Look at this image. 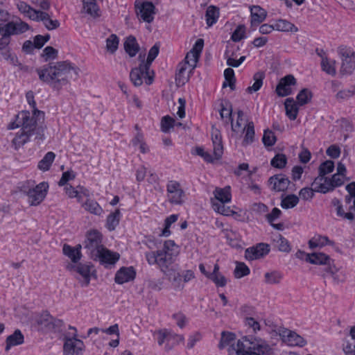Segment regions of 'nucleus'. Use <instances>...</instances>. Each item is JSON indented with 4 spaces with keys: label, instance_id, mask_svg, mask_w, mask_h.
<instances>
[{
    "label": "nucleus",
    "instance_id": "nucleus-1",
    "mask_svg": "<svg viewBox=\"0 0 355 355\" xmlns=\"http://www.w3.org/2000/svg\"><path fill=\"white\" fill-rule=\"evenodd\" d=\"M41 80L52 84L59 88L67 85L70 80H76L79 76V69L67 61L58 62L55 65L46 66L37 69Z\"/></svg>",
    "mask_w": 355,
    "mask_h": 355
},
{
    "label": "nucleus",
    "instance_id": "nucleus-2",
    "mask_svg": "<svg viewBox=\"0 0 355 355\" xmlns=\"http://www.w3.org/2000/svg\"><path fill=\"white\" fill-rule=\"evenodd\" d=\"M21 127L12 141V146L15 150H18L27 143L30 137L36 133V139H44V128H37V123L35 116H31L28 111H21L17 115L16 121L9 125L10 129Z\"/></svg>",
    "mask_w": 355,
    "mask_h": 355
},
{
    "label": "nucleus",
    "instance_id": "nucleus-3",
    "mask_svg": "<svg viewBox=\"0 0 355 355\" xmlns=\"http://www.w3.org/2000/svg\"><path fill=\"white\" fill-rule=\"evenodd\" d=\"M175 247V242L168 240L164 242L162 250L146 252L145 257L148 263L156 265L164 275L171 276L175 270L173 264L178 254Z\"/></svg>",
    "mask_w": 355,
    "mask_h": 355
},
{
    "label": "nucleus",
    "instance_id": "nucleus-4",
    "mask_svg": "<svg viewBox=\"0 0 355 355\" xmlns=\"http://www.w3.org/2000/svg\"><path fill=\"white\" fill-rule=\"evenodd\" d=\"M236 355H272V347L261 338H251L244 336L232 347Z\"/></svg>",
    "mask_w": 355,
    "mask_h": 355
},
{
    "label": "nucleus",
    "instance_id": "nucleus-5",
    "mask_svg": "<svg viewBox=\"0 0 355 355\" xmlns=\"http://www.w3.org/2000/svg\"><path fill=\"white\" fill-rule=\"evenodd\" d=\"M49 189V184L42 182L33 187L31 182H28L27 185L21 187V191L28 197V202L31 206L39 205L46 198Z\"/></svg>",
    "mask_w": 355,
    "mask_h": 355
},
{
    "label": "nucleus",
    "instance_id": "nucleus-6",
    "mask_svg": "<svg viewBox=\"0 0 355 355\" xmlns=\"http://www.w3.org/2000/svg\"><path fill=\"white\" fill-rule=\"evenodd\" d=\"M154 71L141 62L138 67L132 69L130 73V80L136 87L141 86L144 79L148 85H151L154 80Z\"/></svg>",
    "mask_w": 355,
    "mask_h": 355
},
{
    "label": "nucleus",
    "instance_id": "nucleus-7",
    "mask_svg": "<svg viewBox=\"0 0 355 355\" xmlns=\"http://www.w3.org/2000/svg\"><path fill=\"white\" fill-rule=\"evenodd\" d=\"M134 6L135 13L139 19L147 23H151L154 20L156 8L152 2L144 0H136Z\"/></svg>",
    "mask_w": 355,
    "mask_h": 355
},
{
    "label": "nucleus",
    "instance_id": "nucleus-8",
    "mask_svg": "<svg viewBox=\"0 0 355 355\" xmlns=\"http://www.w3.org/2000/svg\"><path fill=\"white\" fill-rule=\"evenodd\" d=\"M35 320L38 329L46 332L53 331L62 324V320L53 318L47 311L37 315Z\"/></svg>",
    "mask_w": 355,
    "mask_h": 355
},
{
    "label": "nucleus",
    "instance_id": "nucleus-9",
    "mask_svg": "<svg viewBox=\"0 0 355 355\" xmlns=\"http://www.w3.org/2000/svg\"><path fill=\"white\" fill-rule=\"evenodd\" d=\"M167 198L170 203L182 205L184 202L185 193L180 184L175 180H170L166 184Z\"/></svg>",
    "mask_w": 355,
    "mask_h": 355
},
{
    "label": "nucleus",
    "instance_id": "nucleus-10",
    "mask_svg": "<svg viewBox=\"0 0 355 355\" xmlns=\"http://www.w3.org/2000/svg\"><path fill=\"white\" fill-rule=\"evenodd\" d=\"M29 28L28 24L24 21H10L5 24H1V33L10 41L11 35L24 33Z\"/></svg>",
    "mask_w": 355,
    "mask_h": 355
},
{
    "label": "nucleus",
    "instance_id": "nucleus-11",
    "mask_svg": "<svg viewBox=\"0 0 355 355\" xmlns=\"http://www.w3.org/2000/svg\"><path fill=\"white\" fill-rule=\"evenodd\" d=\"M102 236L97 230H92L87 232L85 241V248L93 258L98 253L100 248H103L101 244Z\"/></svg>",
    "mask_w": 355,
    "mask_h": 355
},
{
    "label": "nucleus",
    "instance_id": "nucleus-12",
    "mask_svg": "<svg viewBox=\"0 0 355 355\" xmlns=\"http://www.w3.org/2000/svg\"><path fill=\"white\" fill-rule=\"evenodd\" d=\"M67 268L70 271H76L79 274L82 279H79L82 286H87L90 283L91 277L94 275V270H92L93 266L90 263H79L74 265L69 263Z\"/></svg>",
    "mask_w": 355,
    "mask_h": 355
},
{
    "label": "nucleus",
    "instance_id": "nucleus-13",
    "mask_svg": "<svg viewBox=\"0 0 355 355\" xmlns=\"http://www.w3.org/2000/svg\"><path fill=\"white\" fill-rule=\"evenodd\" d=\"M75 334L72 338H64V355H79L83 352L84 343L76 338Z\"/></svg>",
    "mask_w": 355,
    "mask_h": 355
},
{
    "label": "nucleus",
    "instance_id": "nucleus-14",
    "mask_svg": "<svg viewBox=\"0 0 355 355\" xmlns=\"http://www.w3.org/2000/svg\"><path fill=\"white\" fill-rule=\"evenodd\" d=\"M279 335L282 341L288 345L302 347L306 344V340L302 336L295 331H291L288 329H279Z\"/></svg>",
    "mask_w": 355,
    "mask_h": 355
},
{
    "label": "nucleus",
    "instance_id": "nucleus-15",
    "mask_svg": "<svg viewBox=\"0 0 355 355\" xmlns=\"http://www.w3.org/2000/svg\"><path fill=\"white\" fill-rule=\"evenodd\" d=\"M342 55V66L340 71L343 74H351L355 69V53L349 49H344Z\"/></svg>",
    "mask_w": 355,
    "mask_h": 355
},
{
    "label": "nucleus",
    "instance_id": "nucleus-16",
    "mask_svg": "<svg viewBox=\"0 0 355 355\" xmlns=\"http://www.w3.org/2000/svg\"><path fill=\"white\" fill-rule=\"evenodd\" d=\"M269 252L270 245L260 243L255 246L247 248L245 251V257L248 260H255L266 256Z\"/></svg>",
    "mask_w": 355,
    "mask_h": 355
},
{
    "label": "nucleus",
    "instance_id": "nucleus-17",
    "mask_svg": "<svg viewBox=\"0 0 355 355\" xmlns=\"http://www.w3.org/2000/svg\"><path fill=\"white\" fill-rule=\"evenodd\" d=\"M296 84V79L293 75L282 78L276 87V92L279 96H286L291 94V85Z\"/></svg>",
    "mask_w": 355,
    "mask_h": 355
},
{
    "label": "nucleus",
    "instance_id": "nucleus-18",
    "mask_svg": "<svg viewBox=\"0 0 355 355\" xmlns=\"http://www.w3.org/2000/svg\"><path fill=\"white\" fill-rule=\"evenodd\" d=\"M92 259L94 260H98L101 264L113 265L119 260V254L102 248H100L98 253L96 254Z\"/></svg>",
    "mask_w": 355,
    "mask_h": 355
},
{
    "label": "nucleus",
    "instance_id": "nucleus-19",
    "mask_svg": "<svg viewBox=\"0 0 355 355\" xmlns=\"http://www.w3.org/2000/svg\"><path fill=\"white\" fill-rule=\"evenodd\" d=\"M312 186L316 192L326 193L334 189L331 179L324 176H318L313 181Z\"/></svg>",
    "mask_w": 355,
    "mask_h": 355
},
{
    "label": "nucleus",
    "instance_id": "nucleus-20",
    "mask_svg": "<svg viewBox=\"0 0 355 355\" xmlns=\"http://www.w3.org/2000/svg\"><path fill=\"white\" fill-rule=\"evenodd\" d=\"M136 272L132 267H123L119 270L114 277L115 282L119 284H122L135 278Z\"/></svg>",
    "mask_w": 355,
    "mask_h": 355
},
{
    "label": "nucleus",
    "instance_id": "nucleus-21",
    "mask_svg": "<svg viewBox=\"0 0 355 355\" xmlns=\"http://www.w3.org/2000/svg\"><path fill=\"white\" fill-rule=\"evenodd\" d=\"M268 182L271 189L275 191L286 190L290 184V180L282 175L271 177Z\"/></svg>",
    "mask_w": 355,
    "mask_h": 355
},
{
    "label": "nucleus",
    "instance_id": "nucleus-22",
    "mask_svg": "<svg viewBox=\"0 0 355 355\" xmlns=\"http://www.w3.org/2000/svg\"><path fill=\"white\" fill-rule=\"evenodd\" d=\"M211 140L214 146V155L216 160H217L222 157V155L223 153L222 137L218 130L215 129L212 130Z\"/></svg>",
    "mask_w": 355,
    "mask_h": 355
},
{
    "label": "nucleus",
    "instance_id": "nucleus-23",
    "mask_svg": "<svg viewBox=\"0 0 355 355\" xmlns=\"http://www.w3.org/2000/svg\"><path fill=\"white\" fill-rule=\"evenodd\" d=\"M24 342V336L19 329H16L14 333L8 336L6 339L5 350L8 352L12 347L19 345Z\"/></svg>",
    "mask_w": 355,
    "mask_h": 355
},
{
    "label": "nucleus",
    "instance_id": "nucleus-24",
    "mask_svg": "<svg viewBox=\"0 0 355 355\" xmlns=\"http://www.w3.org/2000/svg\"><path fill=\"white\" fill-rule=\"evenodd\" d=\"M251 26H257L263 21L267 16L266 11L259 6H253L250 8Z\"/></svg>",
    "mask_w": 355,
    "mask_h": 355
},
{
    "label": "nucleus",
    "instance_id": "nucleus-25",
    "mask_svg": "<svg viewBox=\"0 0 355 355\" xmlns=\"http://www.w3.org/2000/svg\"><path fill=\"white\" fill-rule=\"evenodd\" d=\"M235 340V334L231 332L223 331L221 335L220 341L218 345L220 349H223L227 346H230L229 354L232 355L235 350L232 349L233 347H236V345H234L232 343Z\"/></svg>",
    "mask_w": 355,
    "mask_h": 355
},
{
    "label": "nucleus",
    "instance_id": "nucleus-26",
    "mask_svg": "<svg viewBox=\"0 0 355 355\" xmlns=\"http://www.w3.org/2000/svg\"><path fill=\"white\" fill-rule=\"evenodd\" d=\"M81 245H78L75 248L64 244L63 245V253L67 256L73 263H77L81 258Z\"/></svg>",
    "mask_w": 355,
    "mask_h": 355
},
{
    "label": "nucleus",
    "instance_id": "nucleus-27",
    "mask_svg": "<svg viewBox=\"0 0 355 355\" xmlns=\"http://www.w3.org/2000/svg\"><path fill=\"white\" fill-rule=\"evenodd\" d=\"M215 198L221 203H227L231 201L232 195L230 187L227 186L224 188L216 187L214 191Z\"/></svg>",
    "mask_w": 355,
    "mask_h": 355
},
{
    "label": "nucleus",
    "instance_id": "nucleus-28",
    "mask_svg": "<svg viewBox=\"0 0 355 355\" xmlns=\"http://www.w3.org/2000/svg\"><path fill=\"white\" fill-rule=\"evenodd\" d=\"M330 257L322 252H314L306 255V261L312 264L325 265L329 263Z\"/></svg>",
    "mask_w": 355,
    "mask_h": 355
},
{
    "label": "nucleus",
    "instance_id": "nucleus-29",
    "mask_svg": "<svg viewBox=\"0 0 355 355\" xmlns=\"http://www.w3.org/2000/svg\"><path fill=\"white\" fill-rule=\"evenodd\" d=\"M220 15L219 8L215 6H209L205 12V20L208 27L216 23Z\"/></svg>",
    "mask_w": 355,
    "mask_h": 355
},
{
    "label": "nucleus",
    "instance_id": "nucleus-30",
    "mask_svg": "<svg viewBox=\"0 0 355 355\" xmlns=\"http://www.w3.org/2000/svg\"><path fill=\"white\" fill-rule=\"evenodd\" d=\"M37 18V19H35L34 21H43L45 27L48 30L55 29L60 26V22L56 19L53 20L50 19L49 14L46 12L40 11L38 13V17Z\"/></svg>",
    "mask_w": 355,
    "mask_h": 355
},
{
    "label": "nucleus",
    "instance_id": "nucleus-31",
    "mask_svg": "<svg viewBox=\"0 0 355 355\" xmlns=\"http://www.w3.org/2000/svg\"><path fill=\"white\" fill-rule=\"evenodd\" d=\"M17 7L20 12L24 14L26 17H28L32 20H35V19H37L39 10H36L32 8L29 5H28L24 1H19L17 3Z\"/></svg>",
    "mask_w": 355,
    "mask_h": 355
},
{
    "label": "nucleus",
    "instance_id": "nucleus-32",
    "mask_svg": "<svg viewBox=\"0 0 355 355\" xmlns=\"http://www.w3.org/2000/svg\"><path fill=\"white\" fill-rule=\"evenodd\" d=\"M334 242L330 241L326 236L315 235L309 241L311 248H322L326 245H333Z\"/></svg>",
    "mask_w": 355,
    "mask_h": 355
},
{
    "label": "nucleus",
    "instance_id": "nucleus-33",
    "mask_svg": "<svg viewBox=\"0 0 355 355\" xmlns=\"http://www.w3.org/2000/svg\"><path fill=\"white\" fill-rule=\"evenodd\" d=\"M283 273L279 270H270L264 274V282L266 284H279L283 279Z\"/></svg>",
    "mask_w": 355,
    "mask_h": 355
},
{
    "label": "nucleus",
    "instance_id": "nucleus-34",
    "mask_svg": "<svg viewBox=\"0 0 355 355\" xmlns=\"http://www.w3.org/2000/svg\"><path fill=\"white\" fill-rule=\"evenodd\" d=\"M275 30L282 32H293L296 33L298 31L297 27H296L293 23L286 19H278L274 24Z\"/></svg>",
    "mask_w": 355,
    "mask_h": 355
},
{
    "label": "nucleus",
    "instance_id": "nucleus-35",
    "mask_svg": "<svg viewBox=\"0 0 355 355\" xmlns=\"http://www.w3.org/2000/svg\"><path fill=\"white\" fill-rule=\"evenodd\" d=\"M124 49L130 57H134L139 51V46L134 36H129L124 42Z\"/></svg>",
    "mask_w": 355,
    "mask_h": 355
},
{
    "label": "nucleus",
    "instance_id": "nucleus-36",
    "mask_svg": "<svg viewBox=\"0 0 355 355\" xmlns=\"http://www.w3.org/2000/svg\"><path fill=\"white\" fill-rule=\"evenodd\" d=\"M286 114L291 120H295L298 113V107L293 98L286 99L285 103Z\"/></svg>",
    "mask_w": 355,
    "mask_h": 355
},
{
    "label": "nucleus",
    "instance_id": "nucleus-37",
    "mask_svg": "<svg viewBox=\"0 0 355 355\" xmlns=\"http://www.w3.org/2000/svg\"><path fill=\"white\" fill-rule=\"evenodd\" d=\"M211 279L217 286L223 287L227 284L226 278L219 272V266L214 264L213 272L209 275Z\"/></svg>",
    "mask_w": 355,
    "mask_h": 355
},
{
    "label": "nucleus",
    "instance_id": "nucleus-38",
    "mask_svg": "<svg viewBox=\"0 0 355 355\" xmlns=\"http://www.w3.org/2000/svg\"><path fill=\"white\" fill-rule=\"evenodd\" d=\"M82 207L88 212L96 215L101 216L103 212L102 207L98 203L92 199H87L83 205Z\"/></svg>",
    "mask_w": 355,
    "mask_h": 355
},
{
    "label": "nucleus",
    "instance_id": "nucleus-39",
    "mask_svg": "<svg viewBox=\"0 0 355 355\" xmlns=\"http://www.w3.org/2000/svg\"><path fill=\"white\" fill-rule=\"evenodd\" d=\"M83 11L91 17L96 18L100 16V10L96 3L89 0H83Z\"/></svg>",
    "mask_w": 355,
    "mask_h": 355
},
{
    "label": "nucleus",
    "instance_id": "nucleus-40",
    "mask_svg": "<svg viewBox=\"0 0 355 355\" xmlns=\"http://www.w3.org/2000/svg\"><path fill=\"white\" fill-rule=\"evenodd\" d=\"M273 242L275 243L278 250L281 252H289L291 250L288 241L280 234L274 236Z\"/></svg>",
    "mask_w": 355,
    "mask_h": 355
},
{
    "label": "nucleus",
    "instance_id": "nucleus-41",
    "mask_svg": "<svg viewBox=\"0 0 355 355\" xmlns=\"http://www.w3.org/2000/svg\"><path fill=\"white\" fill-rule=\"evenodd\" d=\"M243 131L245 132V136L243 141V145L247 146L252 144L254 141L255 135L254 123L252 121L248 122L243 128Z\"/></svg>",
    "mask_w": 355,
    "mask_h": 355
},
{
    "label": "nucleus",
    "instance_id": "nucleus-42",
    "mask_svg": "<svg viewBox=\"0 0 355 355\" xmlns=\"http://www.w3.org/2000/svg\"><path fill=\"white\" fill-rule=\"evenodd\" d=\"M55 157V155L53 152H48L44 157L38 162L37 167L42 171L49 170L52 163Z\"/></svg>",
    "mask_w": 355,
    "mask_h": 355
},
{
    "label": "nucleus",
    "instance_id": "nucleus-43",
    "mask_svg": "<svg viewBox=\"0 0 355 355\" xmlns=\"http://www.w3.org/2000/svg\"><path fill=\"white\" fill-rule=\"evenodd\" d=\"M121 218V212L119 209H116L114 212L108 215L106 221V227L110 231L115 230L119 225Z\"/></svg>",
    "mask_w": 355,
    "mask_h": 355
},
{
    "label": "nucleus",
    "instance_id": "nucleus-44",
    "mask_svg": "<svg viewBox=\"0 0 355 355\" xmlns=\"http://www.w3.org/2000/svg\"><path fill=\"white\" fill-rule=\"evenodd\" d=\"M263 78L264 74L262 72L255 73L253 76L254 83L246 89V92L249 94H252L258 91L263 85Z\"/></svg>",
    "mask_w": 355,
    "mask_h": 355
},
{
    "label": "nucleus",
    "instance_id": "nucleus-45",
    "mask_svg": "<svg viewBox=\"0 0 355 355\" xmlns=\"http://www.w3.org/2000/svg\"><path fill=\"white\" fill-rule=\"evenodd\" d=\"M225 81L223 84V87L227 85L233 90L234 89L236 79L234 77V71L232 68H227L224 71Z\"/></svg>",
    "mask_w": 355,
    "mask_h": 355
},
{
    "label": "nucleus",
    "instance_id": "nucleus-46",
    "mask_svg": "<svg viewBox=\"0 0 355 355\" xmlns=\"http://www.w3.org/2000/svg\"><path fill=\"white\" fill-rule=\"evenodd\" d=\"M298 202L299 198L294 194H291L286 196L284 198L282 199L281 202V207L283 209H291L295 207Z\"/></svg>",
    "mask_w": 355,
    "mask_h": 355
},
{
    "label": "nucleus",
    "instance_id": "nucleus-47",
    "mask_svg": "<svg viewBox=\"0 0 355 355\" xmlns=\"http://www.w3.org/2000/svg\"><path fill=\"white\" fill-rule=\"evenodd\" d=\"M184 340V336L182 335H179L173 333V331H169L168 340V344L166 345L165 348L167 350L171 349L174 345L179 344L180 343L183 342Z\"/></svg>",
    "mask_w": 355,
    "mask_h": 355
},
{
    "label": "nucleus",
    "instance_id": "nucleus-48",
    "mask_svg": "<svg viewBox=\"0 0 355 355\" xmlns=\"http://www.w3.org/2000/svg\"><path fill=\"white\" fill-rule=\"evenodd\" d=\"M159 51V46L157 44H155L154 46H153L148 55L147 60H144V55L142 58L141 62L147 65V67H150V65L153 62V61L155 59V58L158 55Z\"/></svg>",
    "mask_w": 355,
    "mask_h": 355
},
{
    "label": "nucleus",
    "instance_id": "nucleus-49",
    "mask_svg": "<svg viewBox=\"0 0 355 355\" xmlns=\"http://www.w3.org/2000/svg\"><path fill=\"white\" fill-rule=\"evenodd\" d=\"M178 219V214H172L167 217L164 220V228L163 229L161 236H168L171 234V231L169 230L171 225L175 223Z\"/></svg>",
    "mask_w": 355,
    "mask_h": 355
},
{
    "label": "nucleus",
    "instance_id": "nucleus-50",
    "mask_svg": "<svg viewBox=\"0 0 355 355\" xmlns=\"http://www.w3.org/2000/svg\"><path fill=\"white\" fill-rule=\"evenodd\" d=\"M335 64L336 62L334 60H331L328 58H322L321 62L322 69L328 74L334 76L336 74Z\"/></svg>",
    "mask_w": 355,
    "mask_h": 355
},
{
    "label": "nucleus",
    "instance_id": "nucleus-51",
    "mask_svg": "<svg viewBox=\"0 0 355 355\" xmlns=\"http://www.w3.org/2000/svg\"><path fill=\"white\" fill-rule=\"evenodd\" d=\"M287 163V158L284 154H277L270 161V164L277 168H283Z\"/></svg>",
    "mask_w": 355,
    "mask_h": 355
},
{
    "label": "nucleus",
    "instance_id": "nucleus-52",
    "mask_svg": "<svg viewBox=\"0 0 355 355\" xmlns=\"http://www.w3.org/2000/svg\"><path fill=\"white\" fill-rule=\"evenodd\" d=\"M119 38L118 37L112 34L106 40V48L108 51L113 53L116 51L119 46Z\"/></svg>",
    "mask_w": 355,
    "mask_h": 355
},
{
    "label": "nucleus",
    "instance_id": "nucleus-53",
    "mask_svg": "<svg viewBox=\"0 0 355 355\" xmlns=\"http://www.w3.org/2000/svg\"><path fill=\"white\" fill-rule=\"evenodd\" d=\"M334 168V163L333 161L327 160L320 164L319 167V175L324 176L325 175L330 173Z\"/></svg>",
    "mask_w": 355,
    "mask_h": 355
},
{
    "label": "nucleus",
    "instance_id": "nucleus-54",
    "mask_svg": "<svg viewBox=\"0 0 355 355\" xmlns=\"http://www.w3.org/2000/svg\"><path fill=\"white\" fill-rule=\"evenodd\" d=\"M224 204L225 203L221 202H213L212 207L214 210L220 214L230 216L233 213L232 210L229 207H226Z\"/></svg>",
    "mask_w": 355,
    "mask_h": 355
},
{
    "label": "nucleus",
    "instance_id": "nucleus-55",
    "mask_svg": "<svg viewBox=\"0 0 355 355\" xmlns=\"http://www.w3.org/2000/svg\"><path fill=\"white\" fill-rule=\"evenodd\" d=\"M76 173L72 170H68L64 172L62 175L60 180L58 182V185L60 187L66 186L67 182L70 180H73L76 178Z\"/></svg>",
    "mask_w": 355,
    "mask_h": 355
},
{
    "label": "nucleus",
    "instance_id": "nucleus-56",
    "mask_svg": "<svg viewBox=\"0 0 355 355\" xmlns=\"http://www.w3.org/2000/svg\"><path fill=\"white\" fill-rule=\"evenodd\" d=\"M337 201L336 212L338 216H340L345 219L349 220H353L355 219V214L352 211L345 212L343 206L338 200Z\"/></svg>",
    "mask_w": 355,
    "mask_h": 355
},
{
    "label": "nucleus",
    "instance_id": "nucleus-57",
    "mask_svg": "<svg viewBox=\"0 0 355 355\" xmlns=\"http://www.w3.org/2000/svg\"><path fill=\"white\" fill-rule=\"evenodd\" d=\"M311 98V93L307 89H303L297 96V103L300 105L306 104Z\"/></svg>",
    "mask_w": 355,
    "mask_h": 355
},
{
    "label": "nucleus",
    "instance_id": "nucleus-58",
    "mask_svg": "<svg viewBox=\"0 0 355 355\" xmlns=\"http://www.w3.org/2000/svg\"><path fill=\"white\" fill-rule=\"evenodd\" d=\"M232 106L229 103H226L225 105L221 104V109L220 110V115L222 119L231 121L232 119Z\"/></svg>",
    "mask_w": 355,
    "mask_h": 355
},
{
    "label": "nucleus",
    "instance_id": "nucleus-59",
    "mask_svg": "<svg viewBox=\"0 0 355 355\" xmlns=\"http://www.w3.org/2000/svg\"><path fill=\"white\" fill-rule=\"evenodd\" d=\"M250 273L249 268L243 263H237L234 270V276L236 278H241Z\"/></svg>",
    "mask_w": 355,
    "mask_h": 355
},
{
    "label": "nucleus",
    "instance_id": "nucleus-60",
    "mask_svg": "<svg viewBox=\"0 0 355 355\" xmlns=\"http://www.w3.org/2000/svg\"><path fill=\"white\" fill-rule=\"evenodd\" d=\"M175 126V119L169 116H165L161 121V128L162 132H168L169 130Z\"/></svg>",
    "mask_w": 355,
    "mask_h": 355
},
{
    "label": "nucleus",
    "instance_id": "nucleus-61",
    "mask_svg": "<svg viewBox=\"0 0 355 355\" xmlns=\"http://www.w3.org/2000/svg\"><path fill=\"white\" fill-rule=\"evenodd\" d=\"M262 140L265 146H272L275 144L276 137L272 131L266 130L264 131Z\"/></svg>",
    "mask_w": 355,
    "mask_h": 355
},
{
    "label": "nucleus",
    "instance_id": "nucleus-62",
    "mask_svg": "<svg viewBox=\"0 0 355 355\" xmlns=\"http://www.w3.org/2000/svg\"><path fill=\"white\" fill-rule=\"evenodd\" d=\"M169 331H170L166 329H159L155 333V335L157 336V340L159 345H162L164 343H166V345L168 344Z\"/></svg>",
    "mask_w": 355,
    "mask_h": 355
},
{
    "label": "nucleus",
    "instance_id": "nucleus-63",
    "mask_svg": "<svg viewBox=\"0 0 355 355\" xmlns=\"http://www.w3.org/2000/svg\"><path fill=\"white\" fill-rule=\"evenodd\" d=\"M237 120L235 124L233 123L232 119H231L232 123V129L234 132H239L240 130L242 128V126L243 125V123L245 121L244 119V114L243 112L241 110H239L237 112Z\"/></svg>",
    "mask_w": 355,
    "mask_h": 355
},
{
    "label": "nucleus",
    "instance_id": "nucleus-64",
    "mask_svg": "<svg viewBox=\"0 0 355 355\" xmlns=\"http://www.w3.org/2000/svg\"><path fill=\"white\" fill-rule=\"evenodd\" d=\"M245 27L244 25H239L233 32L231 39L234 42H239L245 37Z\"/></svg>",
    "mask_w": 355,
    "mask_h": 355
}]
</instances>
